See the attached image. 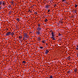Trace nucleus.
Returning a JSON list of instances; mask_svg holds the SVG:
<instances>
[{
    "label": "nucleus",
    "instance_id": "nucleus-12",
    "mask_svg": "<svg viewBox=\"0 0 78 78\" xmlns=\"http://www.w3.org/2000/svg\"><path fill=\"white\" fill-rule=\"evenodd\" d=\"M67 73H69V74H71V71H68L67 72Z\"/></svg>",
    "mask_w": 78,
    "mask_h": 78
},
{
    "label": "nucleus",
    "instance_id": "nucleus-18",
    "mask_svg": "<svg viewBox=\"0 0 78 78\" xmlns=\"http://www.w3.org/2000/svg\"><path fill=\"white\" fill-rule=\"evenodd\" d=\"M37 25L38 26V27H41V24H38Z\"/></svg>",
    "mask_w": 78,
    "mask_h": 78
},
{
    "label": "nucleus",
    "instance_id": "nucleus-41",
    "mask_svg": "<svg viewBox=\"0 0 78 78\" xmlns=\"http://www.w3.org/2000/svg\"><path fill=\"white\" fill-rule=\"evenodd\" d=\"M6 8V6L4 8Z\"/></svg>",
    "mask_w": 78,
    "mask_h": 78
},
{
    "label": "nucleus",
    "instance_id": "nucleus-3",
    "mask_svg": "<svg viewBox=\"0 0 78 78\" xmlns=\"http://www.w3.org/2000/svg\"><path fill=\"white\" fill-rule=\"evenodd\" d=\"M49 52V49H47L45 51V55H46L48 54V53Z\"/></svg>",
    "mask_w": 78,
    "mask_h": 78
},
{
    "label": "nucleus",
    "instance_id": "nucleus-39",
    "mask_svg": "<svg viewBox=\"0 0 78 78\" xmlns=\"http://www.w3.org/2000/svg\"><path fill=\"white\" fill-rule=\"evenodd\" d=\"M77 47L78 48V45H77Z\"/></svg>",
    "mask_w": 78,
    "mask_h": 78
},
{
    "label": "nucleus",
    "instance_id": "nucleus-45",
    "mask_svg": "<svg viewBox=\"0 0 78 78\" xmlns=\"http://www.w3.org/2000/svg\"><path fill=\"white\" fill-rule=\"evenodd\" d=\"M33 11H34V10H33Z\"/></svg>",
    "mask_w": 78,
    "mask_h": 78
},
{
    "label": "nucleus",
    "instance_id": "nucleus-36",
    "mask_svg": "<svg viewBox=\"0 0 78 78\" xmlns=\"http://www.w3.org/2000/svg\"><path fill=\"white\" fill-rule=\"evenodd\" d=\"M2 6H4V7H5V5H2Z\"/></svg>",
    "mask_w": 78,
    "mask_h": 78
},
{
    "label": "nucleus",
    "instance_id": "nucleus-13",
    "mask_svg": "<svg viewBox=\"0 0 78 78\" xmlns=\"http://www.w3.org/2000/svg\"><path fill=\"white\" fill-rule=\"evenodd\" d=\"M59 34L58 35V36H59V37H61V36H62V34H61L59 33H58Z\"/></svg>",
    "mask_w": 78,
    "mask_h": 78
},
{
    "label": "nucleus",
    "instance_id": "nucleus-32",
    "mask_svg": "<svg viewBox=\"0 0 78 78\" xmlns=\"http://www.w3.org/2000/svg\"><path fill=\"white\" fill-rule=\"evenodd\" d=\"M76 50H78V48H76Z\"/></svg>",
    "mask_w": 78,
    "mask_h": 78
},
{
    "label": "nucleus",
    "instance_id": "nucleus-8",
    "mask_svg": "<svg viewBox=\"0 0 78 78\" xmlns=\"http://www.w3.org/2000/svg\"><path fill=\"white\" fill-rule=\"evenodd\" d=\"M55 36L54 37H53V36H52L51 37V39H52L54 41H55L56 40V39H55Z\"/></svg>",
    "mask_w": 78,
    "mask_h": 78
},
{
    "label": "nucleus",
    "instance_id": "nucleus-23",
    "mask_svg": "<svg viewBox=\"0 0 78 78\" xmlns=\"http://www.w3.org/2000/svg\"><path fill=\"white\" fill-rule=\"evenodd\" d=\"M51 4H52L53 3H54V2H53V0H52V1L51 2Z\"/></svg>",
    "mask_w": 78,
    "mask_h": 78
},
{
    "label": "nucleus",
    "instance_id": "nucleus-19",
    "mask_svg": "<svg viewBox=\"0 0 78 78\" xmlns=\"http://www.w3.org/2000/svg\"><path fill=\"white\" fill-rule=\"evenodd\" d=\"M23 64H26V61H23L22 62Z\"/></svg>",
    "mask_w": 78,
    "mask_h": 78
},
{
    "label": "nucleus",
    "instance_id": "nucleus-34",
    "mask_svg": "<svg viewBox=\"0 0 78 78\" xmlns=\"http://www.w3.org/2000/svg\"><path fill=\"white\" fill-rule=\"evenodd\" d=\"M50 9H48V12H50Z\"/></svg>",
    "mask_w": 78,
    "mask_h": 78
},
{
    "label": "nucleus",
    "instance_id": "nucleus-40",
    "mask_svg": "<svg viewBox=\"0 0 78 78\" xmlns=\"http://www.w3.org/2000/svg\"><path fill=\"white\" fill-rule=\"evenodd\" d=\"M7 31H8V28L7 29Z\"/></svg>",
    "mask_w": 78,
    "mask_h": 78
},
{
    "label": "nucleus",
    "instance_id": "nucleus-2",
    "mask_svg": "<svg viewBox=\"0 0 78 78\" xmlns=\"http://www.w3.org/2000/svg\"><path fill=\"white\" fill-rule=\"evenodd\" d=\"M6 5V2H5V1H0V5Z\"/></svg>",
    "mask_w": 78,
    "mask_h": 78
},
{
    "label": "nucleus",
    "instance_id": "nucleus-42",
    "mask_svg": "<svg viewBox=\"0 0 78 78\" xmlns=\"http://www.w3.org/2000/svg\"><path fill=\"white\" fill-rule=\"evenodd\" d=\"M68 5H69V3H67Z\"/></svg>",
    "mask_w": 78,
    "mask_h": 78
},
{
    "label": "nucleus",
    "instance_id": "nucleus-25",
    "mask_svg": "<svg viewBox=\"0 0 78 78\" xmlns=\"http://www.w3.org/2000/svg\"><path fill=\"white\" fill-rule=\"evenodd\" d=\"M34 14H35V15H37V12H35Z\"/></svg>",
    "mask_w": 78,
    "mask_h": 78
},
{
    "label": "nucleus",
    "instance_id": "nucleus-7",
    "mask_svg": "<svg viewBox=\"0 0 78 78\" xmlns=\"http://www.w3.org/2000/svg\"><path fill=\"white\" fill-rule=\"evenodd\" d=\"M51 34H52V36L53 37H54L55 36V32H52V33H51Z\"/></svg>",
    "mask_w": 78,
    "mask_h": 78
},
{
    "label": "nucleus",
    "instance_id": "nucleus-35",
    "mask_svg": "<svg viewBox=\"0 0 78 78\" xmlns=\"http://www.w3.org/2000/svg\"><path fill=\"white\" fill-rule=\"evenodd\" d=\"M24 37H23V40L25 39V38H24Z\"/></svg>",
    "mask_w": 78,
    "mask_h": 78
},
{
    "label": "nucleus",
    "instance_id": "nucleus-15",
    "mask_svg": "<svg viewBox=\"0 0 78 78\" xmlns=\"http://www.w3.org/2000/svg\"><path fill=\"white\" fill-rule=\"evenodd\" d=\"M49 78H53V76L51 75V76H49Z\"/></svg>",
    "mask_w": 78,
    "mask_h": 78
},
{
    "label": "nucleus",
    "instance_id": "nucleus-37",
    "mask_svg": "<svg viewBox=\"0 0 78 78\" xmlns=\"http://www.w3.org/2000/svg\"><path fill=\"white\" fill-rule=\"evenodd\" d=\"M70 57H69V58L68 59V60H70Z\"/></svg>",
    "mask_w": 78,
    "mask_h": 78
},
{
    "label": "nucleus",
    "instance_id": "nucleus-14",
    "mask_svg": "<svg viewBox=\"0 0 78 78\" xmlns=\"http://www.w3.org/2000/svg\"><path fill=\"white\" fill-rule=\"evenodd\" d=\"M24 37H27L28 36L27 35V34H24Z\"/></svg>",
    "mask_w": 78,
    "mask_h": 78
},
{
    "label": "nucleus",
    "instance_id": "nucleus-20",
    "mask_svg": "<svg viewBox=\"0 0 78 78\" xmlns=\"http://www.w3.org/2000/svg\"><path fill=\"white\" fill-rule=\"evenodd\" d=\"M50 7V6L49 5H46V8H48Z\"/></svg>",
    "mask_w": 78,
    "mask_h": 78
},
{
    "label": "nucleus",
    "instance_id": "nucleus-10",
    "mask_svg": "<svg viewBox=\"0 0 78 78\" xmlns=\"http://www.w3.org/2000/svg\"><path fill=\"white\" fill-rule=\"evenodd\" d=\"M28 12H30L31 13H32V9H31L30 10V9H29L28 10Z\"/></svg>",
    "mask_w": 78,
    "mask_h": 78
},
{
    "label": "nucleus",
    "instance_id": "nucleus-22",
    "mask_svg": "<svg viewBox=\"0 0 78 78\" xmlns=\"http://www.w3.org/2000/svg\"><path fill=\"white\" fill-rule=\"evenodd\" d=\"M9 14H11V13H12V12H11V11H10L9 12Z\"/></svg>",
    "mask_w": 78,
    "mask_h": 78
},
{
    "label": "nucleus",
    "instance_id": "nucleus-26",
    "mask_svg": "<svg viewBox=\"0 0 78 78\" xmlns=\"http://www.w3.org/2000/svg\"><path fill=\"white\" fill-rule=\"evenodd\" d=\"M76 56H77V57H78V53H76Z\"/></svg>",
    "mask_w": 78,
    "mask_h": 78
},
{
    "label": "nucleus",
    "instance_id": "nucleus-31",
    "mask_svg": "<svg viewBox=\"0 0 78 78\" xmlns=\"http://www.w3.org/2000/svg\"><path fill=\"white\" fill-rule=\"evenodd\" d=\"M50 33H52L53 32V31L51 30V31H50Z\"/></svg>",
    "mask_w": 78,
    "mask_h": 78
},
{
    "label": "nucleus",
    "instance_id": "nucleus-28",
    "mask_svg": "<svg viewBox=\"0 0 78 78\" xmlns=\"http://www.w3.org/2000/svg\"><path fill=\"white\" fill-rule=\"evenodd\" d=\"M77 6H78V5H75V8H76V7H77Z\"/></svg>",
    "mask_w": 78,
    "mask_h": 78
},
{
    "label": "nucleus",
    "instance_id": "nucleus-9",
    "mask_svg": "<svg viewBox=\"0 0 78 78\" xmlns=\"http://www.w3.org/2000/svg\"><path fill=\"white\" fill-rule=\"evenodd\" d=\"M16 20H17L18 22H19L20 21V18H18L17 19H16Z\"/></svg>",
    "mask_w": 78,
    "mask_h": 78
},
{
    "label": "nucleus",
    "instance_id": "nucleus-38",
    "mask_svg": "<svg viewBox=\"0 0 78 78\" xmlns=\"http://www.w3.org/2000/svg\"><path fill=\"white\" fill-rule=\"evenodd\" d=\"M51 5H52V4H51L49 6H51Z\"/></svg>",
    "mask_w": 78,
    "mask_h": 78
},
{
    "label": "nucleus",
    "instance_id": "nucleus-27",
    "mask_svg": "<svg viewBox=\"0 0 78 78\" xmlns=\"http://www.w3.org/2000/svg\"><path fill=\"white\" fill-rule=\"evenodd\" d=\"M66 1V0H62V2H64Z\"/></svg>",
    "mask_w": 78,
    "mask_h": 78
},
{
    "label": "nucleus",
    "instance_id": "nucleus-33",
    "mask_svg": "<svg viewBox=\"0 0 78 78\" xmlns=\"http://www.w3.org/2000/svg\"><path fill=\"white\" fill-rule=\"evenodd\" d=\"M2 9V8L1 7V6H0V10H1Z\"/></svg>",
    "mask_w": 78,
    "mask_h": 78
},
{
    "label": "nucleus",
    "instance_id": "nucleus-17",
    "mask_svg": "<svg viewBox=\"0 0 78 78\" xmlns=\"http://www.w3.org/2000/svg\"><path fill=\"white\" fill-rule=\"evenodd\" d=\"M74 72H75L76 73V72H77V70L76 69H75L74 70Z\"/></svg>",
    "mask_w": 78,
    "mask_h": 78
},
{
    "label": "nucleus",
    "instance_id": "nucleus-43",
    "mask_svg": "<svg viewBox=\"0 0 78 78\" xmlns=\"http://www.w3.org/2000/svg\"><path fill=\"white\" fill-rule=\"evenodd\" d=\"M53 5H53H53H52V6H53Z\"/></svg>",
    "mask_w": 78,
    "mask_h": 78
},
{
    "label": "nucleus",
    "instance_id": "nucleus-16",
    "mask_svg": "<svg viewBox=\"0 0 78 78\" xmlns=\"http://www.w3.org/2000/svg\"><path fill=\"white\" fill-rule=\"evenodd\" d=\"M40 48H41V49H44V47L43 46H40Z\"/></svg>",
    "mask_w": 78,
    "mask_h": 78
},
{
    "label": "nucleus",
    "instance_id": "nucleus-46",
    "mask_svg": "<svg viewBox=\"0 0 78 78\" xmlns=\"http://www.w3.org/2000/svg\"><path fill=\"white\" fill-rule=\"evenodd\" d=\"M50 7H51V6Z\"/></svg>",
    "mask_w": 78,
    "mask_h": 78
},
{
    "label": "nucleus",
    "instance_id": "nucleus-30",
    "mask_svg": "<svg viewBox=\"0 0 78 78\" xmlns=\"http://www.w3.org/2000/svg\"><path fill=\"white\" fill-rule=\"evenodd\" d=\"M11 4L12 5H14V3L13 2H12Z\"/></svg>",
    "mask_w": 78,
    "mask_h": 78
},
{
    "label": "nucleus",
    "instance_id": "nucleus-21",
    "mask_svg": "<svg viewBox=\"0 0 78 78\" xmlns=\"http://www.w3.org/2000/svg\"><path fill=\"white\" fill-rule=\"evenodd\" d=\"M44 21L45 22H47V18H45Z\"/></svg>",
    "mask_w": 78,
    "mask_h": 78
},
{
    "label": "nucleus",
    "instance_id": "nucleus-44",
    "mask_svg": "<svg viewBox=\"0 0 78 78\" xmlns=\"http://www.w3.org/2000/svg\"><path fill=\"white\" fill-rule=\"evenodd\" d=\"M68 58H69V57H68Z\"/></svg>",
    "mask_w": 78,
    "mask_h": 78
},
{
    "label": "nucleus",
    "instance_id": "nucleus-1",
    "mask_svg": "<svg viewBox=\"0 0 78 78\" xmlns=\"http://www.w3.org/2000/svg\"><path fill=\"white\" fill-rule=\"evenodd\" d=\"M5 36H9L10 35L11 36H14V32H8L5 34Z\"/></svg>",
    "mask_w": 78,
    "mask_h": 78
},
{
    "label": "nucleus",
    "instance_id": "nucleus-29",
    "mask_svg": "<svg viewBox=\"0 0 78 78\" xmlns=\"http://www.w3.org/2000/svg\"><path fill=\"white\" fill-rule=\"evenodd\" d=\"M41 42L43 43V44H44V43H45V41H42Z\"/></svg>",
    "mask_w": 78,
    "mask_h": 78
},
{
    "label": "nucleus",
    "instance_id": "nucleus-24",
    "mask_svg": "<svg viewBox=\"0 0 78 78\" xmlns=\"http://www.w3.org/2000/svg\"><path fill=\"white\" fill-rule=\"evenodd\" d=\"M54 7H55V6H56V4H54Z\"/></svg>",
    "mask_w": 78,
    "mask_h": 78
},
{
    "label": "nucleus",
    "instance_id": "nucleus-5",
    "mask_svg": "<svg viewBox=\"0 0 78 78\" xmlns=\"http://www.w3.org/2000/svg\"><path fill=\"white\" fill-rule=\"evenodd\" d=\"M41 27H37V30L39 31H41Z\"/></svg>",
    "mask_w": 78,
    "mask_h": 78
},
{
    "label": "nucleus",
    "instance_id": "nucleus-4",
    "mask_svg": "<svg viewBox=\"0 0 78 78\" xmlns=\"http://www.w3.org/2000/svg\"><path fill=\"white\" fill-rule=\"evenodd\" d=\"M23 37H22V35H20V36L19 37V39L20 40H22V38Z\"/></svg>",
    "mask_w": 78,
    "mask_h": 78
},
{
    "label": "nucleus",
    "instance_id": "nucleus-6",
    "mask_svg": "<svg viewBox=\"0 0 78 78\" xmlns=\"http://www.w3.org/2000/svg\"><path fill=\"white\" fill-rule=\"evenodd\" d=\"M37 41H41V37H38L37 38Z\"/></svg>",
    "mask_w": 78,
    "mask_h": 78
},
{
    "label": "nucleus",
    "instance_id": "nucleus-11",
    "mask_svg": "<svg viewBox=\"0 0 78 78\" xmlns=\"http://www.w3.org/2000/svg\"><path fill=\"white\" fill-rule=\"evenodd\" d=\"M40 33H41V32H40V31H37V34L38 35H39V34H40Z\"/></svg>",
    "mask_w": 78,
    "mask_h": 78
}]
</instances>
